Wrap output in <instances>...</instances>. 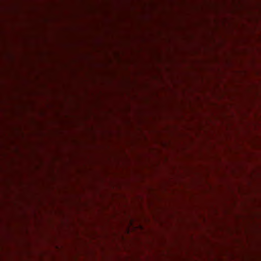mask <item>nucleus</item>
Returning a JSON list of instances; mask_svg holds the SVG:
<instances>
[{
	"mask_svg": "<svg viewBox=\"0 0 261 261\" xmlns=\"http://www.w3.org/2000/svg\"><path fill=\"white\" fill-rule=\"evenodd\" d=\"M17 13H19V0H17Z\"/></svg>",
	"mask_w": 261,
	"mask_h": 261,
	"instance_id": "1",
	"label": "nucleus"
}]
</instances>
